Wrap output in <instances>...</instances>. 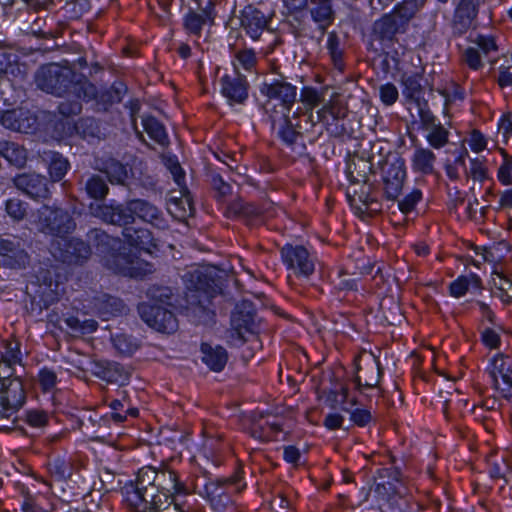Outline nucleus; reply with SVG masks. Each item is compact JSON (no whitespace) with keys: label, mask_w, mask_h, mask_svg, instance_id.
I'll return each instance as SVG.
<instances>
[{"label":"nucleus","mask_w":512,"mask_h":512,"mask_svg":"<svg viewBox=\"0 0 512 512\" xmlns=\"http://www.w3.org/2000/svg\"><path fill=\"white\" fill-rule=\"evenodd\" d=\"M474 42L487 57L498 51V46L493 36L479 35Z\"/></svg>","instance_id":"obj_57"},{"label":"nucleus","mask_w":512,"mask_h":512,"mask_svg":"<svg viewBox=\"0 0 512 512\" xmlns=\"http://www.w3.org/2000/svg\"><path fill=\"white\" fill-rule=\"evenodd\" d=\"M244 472L241 469L229 477L209 479L199 492V495L209 504L213 512H224L233 506V501L228 487L234 486L237 492L245 489L246 484L243 482Z\"/></svg>","instance_id":"obj_7"},{"label":"nucleus","mask_w":512,"mask_h":512,"mask_svg":"<svg viewBox=\"0 0 512 512\" xmlns=\"http://www.w3.org/2000/svg\"><path fill=\"white\" fill-rule=\"evenodd\" d=\"M470 174L474 180L483 181L487 177V168L480 159H471Z\"/></svg>","instance_id":"obj_64"},{"label":"nucleus","mask_w":512,"mask_h":512,"mask_svg":"<svg viewBox=\"0 0 512 512\" xmlns=\"http://www.w3.org/2000/svg\"><path fill=\"white\" fill-rule=\"evenodd\" d=\"M74 99L72 100H65L61 102L58 106L59 113L63 116L69 117L73 115H77L81 112L82 106H81V100L83 101H90L91 99H83L78 98L76 95H72Z\"/></svg>","instance_id":"obj_52"},{"label":"nucleus","mask_w":512,"mask_h":512,"mask_svg":"<svg viewBox=\"0 0 512 512\" xmlns=\"http://www.w3.org/2000/svg\"><path fill=\"white\" fill-rule=\"evenodd\" d=\"M22 501L20 503V512H50L43 508L37 501L36 496L28 491L22 492Z\"/></svg>","instance_id":"obj_53"},{"label":"nucleus","mask_w":512,"mask_h":512,"mask_svg":"<svg viewBox=\"0 0 512 512\" xmlns=\"http://www.w3.org/2000/svg\"><path fill=\"white\" fill-rule=\"evenodd\" d=\"M403 95L405 98L416 101L418 106H423L425 102L419 101V96L422 92L421 76L419 74H412L404 76L402 79Z\"/></svg>","instance_id":"obj_40"},{"label":"nucleus","mask_w":512,"mask_h":512,"mask_svg":"<svg viewBox=\"0 0 512 512\" xmlns=\"http://www.w3.org/2000/svg\"><path fill=\"white\" fill-rule=\"evenodd\" d=\"M142 125L149 137L158 144L164 145L168 142V136L165 127L155 117H144L142 119Z\"/></svg>","instance_id":"obj_39"},{"label":"nucleus","mask_w":512,"mask_h":512,"mask_svg":"<svg viewBox=\"0 0 512 512\" xmlns=\"http://www.w3.org/2000/svg\"><path fill=\"white\" fill-rule=\"evenodd\" d=\"M43 161L48 165V172L53 181H60L69 169V162L60 153L55 151H43Z\"/></svg>","instance_id":"obj_34"},{"label":"nucleus","mask_w":512,"mask_h":512,"mask_svg":"<svg viewBox=\"0 0 512 512\" xmlns=\"http://www.w3.org/2000/svg\"><path fill=\"white\" fill-rule=\"evenodd\" d=\"M156 471L153 467H142L133 484L148 493L149 487L156 488Z\"/></svg>","instance_id":"obj_46"},{"label":"nucleus","mask_w":512,"mask_h":512,"mask_svg":"<svg viewBox=\"0 0 512 512\" xmlns=\"http://www.w3.org/2000/svg\"><path fill=\"white\" fill-rule=\"evenodd\" d=\"M86 192L90 198L102 200L108 194L106 182L98 175H92L86 182Z\"/></svg>","instance_id":"obj_42"},{"label":"nucleus","mask_w":512,"mask_h":512,"mask_svg":"<svg viewBox=\"0 0 512 512\" xmlns=\"http://www.w3.org/2000/svg\"><path fill=\"white\" fill-rule=\"evenodd\" d=\"M126 400L114 399L112 400L108 406L111 409V413L102 417L104 422L108 421L110 418L115 424H122L130 417H137L139 415V410L135 407H126Z\"/></svg>","instance_id":"obj_37"},{"label":"nucleus","mask_w":512,"mask_h":512,"mask_svg":"<svg viewBox=\"0 0 512 512\" xmlns=\"http://www.w3.org/2000/svg\"><path fill=\"white\" fill-rule=\"evenodd\" d=\"M477 14V0H461L454 13V33L459 35L466 33L472 26Z\"/></svg>","instance_id":"obj_23"},{"label":"nucleus","mask_w":512,"mask_h":512,"mask_svg":"<svg viewBox=\"0 0 512 512\" xmlns=\"http://www.w3.org/2000/svg\"><path fill=\"white\" fill-rule=\"evenodd\" d=\"M0 155L16 167H23L27 161V150L12 141H0Z\"/></svg>","instance_id":"obj_36"},{"label":"nucleus","mask_w":512,"mask_h":512,"mask_svg":"<svg viewBox=\"0 0 512 512\" xmlns=\"http://www.w3.org/2000/svg\"><path fill=\"white\" fill-rule=\"evenodd\" d=\"M39 383L45 392L51 391L57 384L55 372L49 368H42L38 374Z\"/></svg>","instance_id":"obj_58"},{"label":"nucleus","mask_w":512,"mask_h":512,"mask_svg":"<svg viewBox=\"0 0 512 512\" xmlns=\"http://www.w3.org/2000/svg\"><path fill=\"white\" fill-rule=\"evenodd\" d=\"M270 19L260 9L248 5L240 15V25L245 34L253 41H258L268 28Z\"/></svg>","instance_id":"obj_21"},{"label":"nucleus","mask_w":512,"mask_h":512,"mask_svg":"<svg viewBox=\"0 0 512 512\" xmlns=\"http://www.w3.org/2000/svg\"><path fill=\"white\" fill-rule=\"evenodd\" d=\"M255 331V313L250 302L237 304L231 315L230 338L240 344L245 342V335Z\"/></svg>","instance_id":"obj_13"},{"label":"nucleus","mask_w":512,"mask_h":512,"mask_svg":"<svg viewBox=\"0 0 512 512\" xmlns=\"http://www.w3.org/2000/svg\"><path fill=\"white\" fill-rule=\"evenodd\" d=\"M35 82L42 91L59 97L76 95L87 100L94 99L97 95L96 86L84 75L56 63L40 67L35 75Z\"/></svg>","instance_id":"obj_3"},{"label":"nucleus","mask_w":512,"mask_h":512,"mask_svg":"<svg viewBox=\"0 0 512 512\" xmlns=\"http://www.w3.org/2000/svg\"><path fill=\"white\" fill-rule=\"evenodd\" d=\"M481 290L482 280L473 272L459 275L449 284V294L454 298H461L467 293H475Z\"/></svg>","instance_id":"obj_30"},{"label":"nucleus","mask_w":512,"mask_h":512,"mask_svg":"<svg viewBox=\"0 0 512 512\" xmlns=\"http://www.w3.org/2000/svg\"><path fill=\"white\" fill-rule=\"evenodd\" d=\"M481 339L483 344L491 349L498 348L500 345V335L492 328H486L483 330Z\"/></svg>","instance_id":"obj_63"},{"label":"nucleus","mask_w":512,"mask_h":512,"mask_svg":"<svg viewBox=\"0 0 512 512\" xmlns=\"http://www.w3.org/2000/svg\"><path fill=\"white\" fill-rule=\"evenodd\" d=\"M25 403L23 385L18 379H11V372L0 371V416L9 417Z\"/></svg>","instance_id":"obj_9"},{"label":"nucleus","mask_w":512,"mask_h":512,"mask_svg":"<svg viewBox=\"0 0 512 512\" xmlns=\"http://www.w3.org/2000/svg\"><path fill=\"white\" fill-rule=\"evenodd\" d=\"M231 63L237 74L240 70L253 73L256 72L258 56L253 48L243 47L234 52Z\"/></svg>","instance_id":"obj_33"},{"label":"nucleus","mask_w":512,"mask_h":512,"mask_svg":"<svg viewBox=\"0 0 512 512\" xmlns=\"http://www.w3.org/2000/svg\"><path fill=\"white\" fill-rule=\"evenodd\" d=\"M91 236L96 239H100L102 242L105 241V244L111 246L112 250L107 252L104 256L103 262L104 265L112 272L131 278H143L146 275L153 273L154 266L151 263L140 259L132 252L131 249L127 253L125 251H114V248L120 243L118 239L112 238L106 233L99 232L98 230L92 231Z\"/></svg>","instance_id":"obj_5"},{"label":"nucleus","mask_w":512,"mask_h":512,"mask_svg":"<svg viewBox=\"0 0 512 512\" xmlns=\"http://www.w3.org/2000/svg\"><path fill=\"white\" fill-rule=\"evenodd\" d=\"M345 421V417L339 412L328 413L324 420L323 426L329 431L341 429Z\"/></svg>","instance_id":"obj_61"},{"label":"nucleus","mask_w":512,"mask_h":512,"mask_svg":"<svg viewBox=\"0 0 512 512\" xmlns=\"http://www.w3.org/2000/svg\"><path fill=\"white\" fill-rule=\"evenodd\" d=\"M311 3L314 5L310 10V14L313 21L319 26V28L326 29L334 21L332 1L311 0Z\"/></svg>","instance_id":"obj_35"},{"label":"nucleus","mask_w":512,"mask_h":512,"mask_svg":"<svg viewBox=\"0 0 512 512\" xmlns=\"http://www.w3.org/2000/svg\"><path fill=\"white\" fill-rule=\"evenodd\" d=\"M379 96L385 106H392L398 100V89L392 83L383 84L379 88Z\"/></svg>","instance_id":"obj_55"},{"label":"nucleus","mask_w":512,"mask_h":512,"mask_svg":"<svg viewBox=\"0 0 512 512\" xmlns=\"http://www.w3.org/2000/svg\"><path fill=\"white\" fill-rule=\"evenodd\" d=\"M463 58L469 68L478 70L482 67L481 56L474 47H469L464 51Z\"/></svg>","instance_id":"obj_62"},{"label":"nucleus","mask_w":512,"mask_h":512,"mask_svg":"<svg viewBox=\"0 0 512 512\" xmlns=\"http://www.w3.org/2000/svg\"><path fill=\"white\" fill-rule=\"evenodd\" d=\"M287 270L297 277L308 278L315 270V257L301 245L286 244L280 250Z\"/></svg>","instance_id":"obj_10"},{"label":"nucleus","mask_w":512,"mask_h":512,"mask_svg":"<svg viewBox=\"0 0 512 512\" xmlns=\"http://www.w3.org/2000/svg\"><path fill=\"white\" fill-rule=\"evenodd\" d=\"M300 96L301 101L310 109H313L321 102V96L319 92L312 87L302 88Z\"/></svg>","instance_id":"obj_60"},{"label":"nucleus","mask_w":512,"mask_h":512,"mask_svg":"<svg viewBox=\"0 0 512 512\" xmlns=\"http://www.w3.org/2000/svg\"><path fill=\"white\" fill-rule=\"evenodd\" d=\"M156 488L171 495L190 494L189 488L179 479L178 474L173 470L156 471Z\"/></svg>","instance_id":"obj_28"},{"label":"nucleus","mask_w":512,"mask_h":512,"mask_svg":"<svg viewBox=\"0 0 512 512\" xmlns=\"http://www.w3.org/2000/svg\"><path fill=\"white\" fill-rule=\"evenodd\" d=\"M90 9L88 0H72L65 5V11L70 18H80L84 13Z\"/></svg>","instance_id":"obj_54"},{"label":"nucleus","mask_w":512,"mask_h":512,"mask_svg":"<svg viewBox=\"0 0 512 512\" xmlns=\"http://www.w3.org/2000/svg\"><path fill=\"white\" fill-rule=\"evenodd\" d=\"M407 178L406 164L402 157L396 156L387 162L382 170L383 193L386 199L396 200L401 195Z\"/></svg>","instance_id":"obj_12"},{"label":"nucleus","mask_w":512,"mask_h":512,"mask_svg":"<svg viewBox=\"0 0 512 512\" xmlns=\"http://www.w3.org/2000/svg\"><path fill=\"white\" fill-rule=\"evenodd\" d=\"M420 121L426 131L425 139L429 146L439 150L449 143L450 131L445 128L428 108L427 103L423 106L419 105L418 112Z\"/></svg>","instance_id":"obj_14"},{"label":"nucleus","mask_w":512,"mask_h":512,"mask_svg":"<svg viewBox=\"0 0 512 512\" xmlns=\"http://www.w3.org/2000/svg\"><path fill=\"white\" fill-rule=\"evenodd\" d=\"M28 260V254L20 247L19 242L0 237V266L21 268Z\"/></svg>","instance_id":"obj_22"},{"label":"nucleus","mask_w":512,"mask_h":512,"mask_svg":"<svg viewBox=\"0 0 512 512\" xmlns=\"http://www.w3.org/2000/svg\"><path fill=\"white\" fill-rule=\"evenodd\" d=\"M28 204L19 198H9L5 202V211L14 221H21L27 214Z\"/></svg>","instance_id":"obj_45"},{"label":"nucleus","mask_w":512,"mask_h":512,"mask_svg":"<svg viewBox=\"0 0 512 512\" xmlns=\"http://www.w3.org/2000/svg\"><path fill=\"white\" fill-rule=\"evenodd\" d=\"M423 193L420 189L414 188L398 202V208L403 214L411 213L417 204L422 200Z\"/></svg>","instance_id":"obj_48"},{"label":"nucleus","mask_w":512,"mask_h":512,"mask_svg":"<svg viewBox=\"0 0 512 512\" xmlns=\"http://www.w3.org/2000/svg\"><path fill=\"white\" fill-rule=\"evenodd\" d=\"M48 422V415L42 410H29L26 412V423L35 428H41Z\"/></svg>","instance_id":"obj_59"},{"label":"nucleus","mask_w":512,"mask_h":512,"mask_svg":"<svg viewBox=\"0 0 512 512\" xmlns=\"http://www.w3.org/2000/svg\"><path fill=\"white\" fill-rule=\"evenodd\" d=\"M402 483L401 472L395 467L381 468L375 476V494L382 500H390L395 495H401L399 490Z\"/></svg>","instance_id":"obj_18"},{"label":"nucleus","mask_w":512,"mask_h":512,"mask_svg":"<svg viewBox=\"0 0 512 512\" xmlns=\"http://www.w3.org/2000/svg\"><path fill=\"white\" fill-rule=\"evenodd\" d=\"M148 296L155 303H141L138 312L141 319L150 327L163 333H172L177 327V319L163 304L170 299L171 291L167 287H157L148 290Z\"/></svg>","instance_id":"obj_6"},{"label":"nucleus","mask_w":512,"mask_h":512,"mask_svg":"<svg viewBox=\"0 0 512 512\" xmlns=\"http://www.w3.org/2000/svg\"><path fill=\"white\" fill-rule=\"evenodd\" d=\"M0 123L9 130L29 133L35 123V118L30 117L28 111L12 109L1 114Z\"/></svg>","instance_id":"obj_27"},{"label":"nucleus","mask_w":512,"mask_h":512,"mask_svg":"<svg viewBox=\"0 0 512 512\" xmlns=\"http://www.w3.org/2000/svg\"><path fill=\"white\" fill-rule=\"evenodd\" d=\"M358 370L359 371L354 378V382L356 384V389L358 391H361L362 387H367V388L375 387L378 384L379 379L382 375V369H381L379 363L376 361H371L370 363L366 364L365 371H366L367 375L365 377H363L360 374V372L363 370V368L360 367Z\"/></svg>","instance_id":"obj_38"},{"label":"nucleus","mask_w":512,"mask_h":512,"mask_svg":"<svg viewBox=\"0 0 512 512\" xmlns=\"http://www.w3.org/2000/svg\"><path fill=\"white\" fill-rule=\"evenodd\" d=\"M466 142L474 153H481L488 145L487 137L477 129H473L470 132Z\"/></svg>","instance_id":"obj_51"},{"label":"nucleus","mask_w":512,"mask_h":512,"mask_svg":"<svg viewBox=\"0 0 512 512\" xmlns=\"http://www.w3.org/2000/svg\"><path fill=\"white\" fill-rule=\"evenodd\" d=\"M60 267L50 266L47 269H40L37 272L36 279L39 282L40 294L45 302H55L59 299L62 292L60 286L66 277L61 273Z\"/></svg>","instance_id":"obj_17"},{"label":"nucleus","mask_w":512,"mask_h":512,"mask_svg":"<svg viewBox=\"0 0 512 512\" xmlns=\"http://www.w3.org/2000/svg\"><path fill=\"white\" fill-rule=\"evenodd\" d=\"M123 503L131 512H148V493L133 483L122 489Z\"/></svg>","instance_id":"obj_31"},{"label":"nucleus","mask_w":512,"mask_h":512,"mask_svg":"<svg viewBox=\"0 0 512 512\" xmlns=\"http://www.w3.org/2000/svg\"><path fill=\"white\" fill-rule=\"evenodd\" d=\"M499 153L502 156V163L497 171V179L502 185L508 186L512 184V156L503 148H499Z\"/></svg>","instance_id":"obj_44"},{"label":"nucleus","mask_w":512,"mask_h":512,"mask_svg":"<svg viewBox=\"0 0 512 512\" xmlns=\"http://www.w3.org/2000/svg\"><path fill=\"white\" fill-rule=\"evenodd\" d=\"M182 278L189 291L203 294L206 300L214 297L216 293L215 279L203 268L192 267L183 275ZM198 297L199 303H202L201 295Z\"/></svg>","instance_id":"obj_16"},{"label":"nucleus","mask_w":512,"mask_h":512,"mask_svg":"<svg viewBox=\"0 0 512 512\" xmlns=\"http://www.w3.org/2000/svg\"><path fill=\"white\" fill-rule=\"evenodd\" d=\"M123 237L125 241L133 248L152 254L158 250V245L152 236V233L144 228L135 229L133 227H125L123 229Z\"/></svg>","instance_id":"obj_26"},{"label":"nucleus","mask_w":512,"mask_h":512,"mask_svg":"<svg viewBox=\"0 0 512 512\" xmlns=\"http://www.w3.org/2000/svg\"><path fill=\"white\" fill-rule=\"evenodd\" d=\"M89 210L94 217L114 225L126 226L132 223L137 216L157 228L166 227L162 212L153 204L142 199L131 200L126 205L118 204L115 201L108 204L91 203Z\"/></svg>","instance_id":"obj_4"},{"label":"nucleus","mask_w":512,"mask_h":512,"mask_svg":"<svg viewBox=\"0 0 512 512\" xmlns=\"http://www.w3.org/2000/svg\"><path fill=\"white\" fill-rule=\"evenodd\" d=\"M114 347L122 354L130 355L138 348L136 341L128 335L116 334L112 336Z\"/></svg>","instance_id":"obj_49"},{"label":"nucleus","mask_w":512,"mask_h":512,"mask_svg":"<svg viewBox=\"0 0 512 512\" xmlns=\"http://www.w3.org/2000/svg\"><path fill=\"white\" fill-rule=\"evenodd\" d=\"M260 93L265 97L263 110L271 127L278 137L287 145H293L298 136V125L291 120V111L297 98V87L285 80L274 79L260 86Z\"/></svg>","instance_id":"obj_2"},{"label":"nucleus","mask_w":512,"mask_h":512,"mask_svg":"<svg viewBox=\"0 0 512 512\" xmlns=\"http://www.w3.org/2000/svg\"><path fill=\"white\" fill-rule=\"evenodd\" d=\"M492 387L505 399H512V356L498 353L485 368Z\"/></svg>","instance_id":"obj_8"},{"label":"nucleus","mask_w":512,"mask_h":512,"mask_svg":"<svg viewBox=\"0 0 512 512\" xmlns=\"http://www.w3.org/2000/svg\"><path fill=\"white\" fill-rule=\"evenodd\" d=\"M249 83L245 76L225 74L220 78V92L229 105L244 104L248 99Z\"/></svg>","instance_id":"obj_20"},{"label":"nucleus","mask_w":512,"mask_h":512,"mask_svg":"<svg viewBox=\"0 0 512 512\" xmlns=\"http://www.w3.org/2000/svg\"><path fill=\"white\" fill-rule=\"evenodd\" d=\"M215 7L212 0H207L200 8L188 7L182 17V26L185 33L193 38V43L199 46L203 28L212 25L215 19Z\"/></svg>","instance_id":"obj_11"},{"label":"nucleus","mask_w":512,"mask_h":512,"mask_svg":"<svg viewBox=\"0 0 512 512\" xmlns=\"http://www.w3.org/2000/svg\"><path fill=\"white\" fill-rule=\"evenodd\" d=\"M49 473L58 481L66 480L71 475L70 465L63 459H54L48 464Z\"/></svg>","instance_id":"obj_50"},{"label":"nucleus","mask_w":512,"mask_h":512,"mask_svg":"<svg viewBox=\"0 0 512 512\" xmlns=\"http://www.w3.org/2000/svg\"><path fill=\"white\" fill-rule=\"evenodd\" d=\"M348 399V388L342 386L340 390H331L327 395V403L330 408L335 409L337 406H341L344 412L349 413V420L357 427H366L373 420L374 417L372 412L368 408H355L350 410L343 406Z\"/></svg>","instance_id":"obj_15"},{"label":"nucleus","mask_w":512,"mask_h":512,"mask_svg":"<svg viewBox=\"0 0 512 512\" xmlns=\"http://www.w3.org/2000/svg\"><path fill=\"white\" fill-rule=\"evenodd\" d=\"M31 223L41 233L56 238L51 244V253L62 263L77 264L90 256L89 245L79 239H68L67 235L76 225L67 211L56 206L43 205L31 216Z\"/></svg>","instance_id":"obj_1"},{"label":"nucleus","mask_w":512,"mask_h":512,"mask_svg":"<svg viewBox=\"0 0 512 512\" xmlns=\"http://www.w3.org/2000/svg\"><path fill=\"white\" fill-rule=\"evenodd\" d=\"M398 23L391 14H385L374 24V33L381 39L391 38L397 30Z\"/></svg>","instance_id":"obj_41"},{"label":"nucleus","mask_w":512,"mask_h":512,"mask_svg":"<svg viewBox=\"0 0 512 512\" xmlns=\"http://www.w3.org/2000/svg\"><path fill=\"white\" fill-rule=\"evenodd\" d=\"M436 155L430 148L416 147L411 157L413 172L431 175L435 171Z\"/></svg>","instance_id":"obj_32"},{"label":"nucleus","mask_w":512,"mask_h":512,"mask_svg":"<svg viewBox=\"0 0 512 512\" xmlns=\"http://www.w3.org/2000/svg\"><path fill=\"white\" fill-rule=\"evenodd\" d=\"M65 323L73 332L81 334L93 333L98 327V323L94 319L81 321L77 317H69L65 320Z\"/></svg>","instance_id":"obj_47"},{"label":"nucleus","mask_w":512,"mask_h":512,"mask_svg":"<svg viewBox=\"0 0 512 512\" xmlns=\"http://www.w3.org/2000/svg\"><path fill=\"white\" fill-rule=\"evenodd\" d=\"M326 47L328 49L331 60L336 69L343 71V50L340 47V40L335 33H330L327 37Z\"/></svg>","instance_id":"obj_43"},{"label":"nucleus","mask_w":512,"mask_h":512,"mask_svg":"<svg viewBox=\"0 0 512 512\" xmlns=\"http://www.w3.org/2000/svg\"><path fill=\"white\" fill-rule=\"evenodd\" d=\"M1 363L0 371L2 373L11 372L13 375V368L16 365L22 364V352L20 343L15 339H7L1 342Z\"/></svg>","instance_id":"obj_29"},{"label":"nucleus","mask_w":512,"mask_h":512,"mask_svg":"<svg viewBox=\"0 0 512 512\" xmlns=\"http://www.w3.org/2000/svg\"><path fill=\"white\" fill-rule=\"evenodd\" d=\"M200 352L202 362L213 372H221L228 362V352L221 345L203 342Z\"/></svg>","instance_id":"obj_25"},{"label":"nucleus","mask_w":512,"mask_h":512,"mask_svg":"<svg viewBox=\"0 0 512 512\" xmlns=\"http://www.w3.org/2000/svg\"><path fill=\"white\" fill-rule=\"evenodd\" d=\"M94 169L105 174L111 184H125L130 175L127 165L114 158L95 159Z\"/></svg>","instance_id":"obj_24"},{"label":"nucleus","mask_w":512,"mask_h":512,"mask_svg":"<svg viewBox=\"0 0 512 512\" xmlns=\"http://www.w3.org/2000/svg\"><path fill=\"white\" fill-rule=\"evenodd\" d=\"M507 468V464L503 458L494 456L488 461V473L493 479L504 478Z\"/></svg>","instance_id":"obj_56"},{"label":"nucleus","mask_w":512,"mask_h":512,"mask_svg":"<svg viewBox=\"0 0 512 512\" xmlns=\"http://www.w3.org/2000/svg\"><path fill=\"white\" fill-rule=\"evenodd\" d=\"M15 187L34 200H44L50 197L47 179L36 173H22L13 178Z\"/></svg>","instance_id":"obj_19"}]
</instances>
